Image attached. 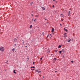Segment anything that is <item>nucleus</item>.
Masks as SVG:
<instances>
[{
  "instance_id": "obj_44",
  "label": "nucleus",
  "mask_w": 80,
  "mask_h": 80,
  "mask_svg": "<svg viewBox=\"0 0 80 80\" xmlns=\"http://www.w3.org/2000/svg\"><path fill=\"white\" fill-rule=\"evenodd\" d=\"M63 58H64V55L63 56Z\"/></svg>"
},
{
  "instance_id": "obj_30",
  "label": "nucleus",
  "mask_w": 80,
  "mask_h": 80,
  "mask_svg": "<svg viewBox=\"0 0 80 80\" xmlns=\"http://www.w3.org/2000/svg\"><path fill=\"white\" fill-rule=\"evenodd\" d=\"M55 52H57V50H55Z\"/></svg>"
},
{
  "instance_id": "obj_27",
  "label": "nucleus",
  "mask_w": 80,
  "mask_h": 80,
  "mask_svg": "<svg viewBox=\"0 0 80 80\" xmlns=\"http://www.w3.org/2000/svg\"><path fill=\"white\" fill-rule=\"evenodd\" d=\"M33 65H35V62H33Z\"/></svg>"
},
{
  "instance_id": "obj_14",
  "label": "nucleus",
  "mask_w": 80,
  "mask_h": 80,
  "mask_svg": "<svg viewBox=\"0 0 80 80\" xmlns=\"http://www.w3.org/2000/svg\"><path fill=\"white\" fill-rule=\"evenodd\" d=\"M61 17H63V15L62 14H61L60 15Z\"/></svg>"
},
{
  "instance_id": "obj_28",
  "label": "nucleus",
  "mask_w": 80,
  "mask_h": 80,
  "mask_svg": "<svg viewBox=\"0 0 80 80\" xmlns=\"http://www.w3.org/2000/svg\"><path fill=\"white\" fill-rule=\"evenodd\" d=\"M44 19H45V20H47V19H46L45 18H44Z\"/></svg>"
},
{
  "instance_id": "obj_10",
  "label": "nucleus",
  "mask_w": 80,
  "mask_h": 80,
  "mask_svg": "<svg viewBox=\"0 0 80 80\" xmlns=\"http://www.w3.org/2000/svg\"><path fill=\"white\" fill-rule=\"evenodd\" d=\"M42 10H45V7H42Z\"/></svg>"
},
{
  "instance_id": "obj_39",
  "label": "nucleus",
  "mask_w": 80,
  "mask_h": 80,
  "mask_svg": "<svg viewBox=\"0 0 80 80\" xmlns=\"http://www.w3.org/2000/svg\"><path fill=\"white\" fill-rule=\"evenodd\" d=\"M32 21H33V18H32Z\"/></svg>"
},
{
  "instance_id": "obj_25",
  "label": "nucleus",
  "mask_w": 80,
  "mask_h": 80,
  "mask_svg": "<svg viewBox=\"0 0 80 80\" xmlns=\"http://www.w3.org/2000/svg\"><path fill=\"white\" fill-rule=\"evenodd\" d=\"M31 70H35V69H31Z\"/></svg>"
},
{
  "instance_id": "obj_23",
  "label": "nucleus",
  "mask_w": 80,
  "mask_h": 80,
  "mask_svg": "<svg viewBox=\"0 0 80 80\" xmlns=\"http://www.w3.org/2000/svg\"><path fill=\"white\" fill-rule=\"evenodd\" d=\"M43 58H40V60H42V59Z\"/></svg>"
},
{
  "instance_id": "obj_41",
  "label": "nucleus",
  "mask_w": 80,
  "mask_h": 80,
  "mask_svg": "<svg viewBox=\"0 0 80 80\" xmlns=\"http://www.w3.org/2000/svg\"><path fill=\"white\" fill-rule=\"evenodd\" d=\"M44 77H45L44 76H43L42 78H44Z\"/></svg>"
},
{
  "instance_id": "obj_51",
  "label": "nucleus",
  "mask_w": 80,
  "mask_h": 80,
  "mask_svg": "<svg viewBox=\"0 0 80 80\" xmlns=\"http://www.w3.org/2000/svg\"><path fill=\"white\" fill-rule=\"evenodd\" d=\"M38 28H39V27H38Z\"/></svg>"
},
{
  "instance_id": "obj_8",
  "label": "nucleus",
  "mask_w": 80,
  "mask_h": 80,
  "mask_svg": "<svg viewBox=\"0 0 80 80\" xmlns=\"http://www.w3.org/2000/svg\"><path fill=\"white\" fill-rule=\"evenodd\" d=\"M64 31H65V32H68V31L67 30V29H65V28H64Z\"/></svg>"
},
{
  "instance_id": "obj_35",
  "label": "nucleus",
  "mask_w": 80,
  "mask_h": 80,
  "mask_svg": "<svg viewBox=\"0 0 80 80\" xmlns=\"http://www.w3.org/2000/svg\"><path fill=\"white\" fill-rule=\"evenodd\" d=\"M63 19H61V21H63Z\"/></svg>"
},
{
  "instance_id": "obj_9",
  "label": "nucleus",
  "mask_w": 80,
  "mask_h": 80,
  "mask_svg": "<svg viewBox=\"0 0 80 80\" xmlns=\"http://www.w3.org/2000/svg\"><path fill=\"white\" fill-rule=\"evenodd\" d=\"M15 48H13L12 49V51L13 52H14V51H15Z\"/></svg>"
},
{
  "instance_id": "obj_4",
  "label": "nucleus",
  "mask_w": 80,
  "mask_h": 80,
  "mask_svg": "<svg viewBox=\"0 0 80 80\" xmlns=\"http://www.w3.org/2000/svg\"><path fill=\"white\" fill-rule=\"evenodd\" d=\"M63 37H64V38H66V37H67V34L66 33H64V34Z\"/></svg>"
},
{
  "instance_id": "obj_32",
  "label": "nucleus",
  "mask_w": 80,
  "mask_h": 80,
  "mask_svg": "<svg viewBox=\"0 0 80 80\" xmlns=\"http://www.w3.org/2000/svg\"><path fill=\"white\" fill-rule=\"evenodd\" d=\"M55 3H57V1H56L55 2Z\"/></svg>"
},
{
  "instance_id": "obj_7",
  "label": "nucleus",
  "mask_w": 80,
  "mask_h": 80,
  "mask_svg": "<svg viewBox=\"0 0 80 80\" xmlns=\"http://www.w3.org/2000/svg\"><path fill=\"white\" fill-rule=\"evenodd\" d=\"M54 28H52V29L51 32H54Z\"/></svg>"
},
{
  "instance_id": "obj_48",
  "label": "nucleus",
  "mask_w": 80,
  "mask_h": 80,
  "mask_svg": "<svg viewBox=\"0 0 80 80\" xmlns=\"http://www.w3.org/2000/svg\"><path fill=\"white\" fill-rule=\"evenodd\" d=\"M30 23H32V22L31 21L30 22Z\"/></svg>"
},
{
  "instance_id": "obj_38",
  "label": "nucleus",
  "mask_w": 80,
  "mask_h": 80,
  "mask_svg": "<svg viewBox=\"0 0 80 80\" xmlns=\"http://www.w3.org/2000/svg\"><path fill=\"white\" fill-rule=\"evenodd\" d=\"M56 72H57V71H55V73H56Z\"/></svg>"
},
{
  "instance_id": "obj_34",
  "label": "nucleus",
  "mask_w": 80,
  "mask_h": 80,
  "mask_svg": "<svg viewBox=\"0 0 80 80\" xmlns=\"http://www.w3.org/2000/svg\"><path fill=\"white\" fill-rule=\"evenodd\" d=\"M27 58L28 60H29V58Z\"/></svg>"
},
{
  "instance_id": "obj_16",
  "label": "nucleus",
  "mask_w": 80,
  "mask_h": 80,
  "mask_svg": "<svg viewBox=\"0 0 80 80\" xmlns=\"http://www.w3.org/2000/svg\"><path fill=\"white\" fill-rule=\"evenodd\" d=\"M62 51H59V53L60 54H61V53H62Z\"/></svg>"
},
{
  "instance_id": "obj_40",
  "label": "nucleus",
  "mask_w": 80,
  "mask_h": 80,
  "mask_svg": "<svg viewBox=\"0 0 80 80\" xmlns=\"http://www.w3.org/2000/svg\"><path fill=\"white\" fill-rule=\"evenodd\" d=\"M7 62H8V61L7 62H6V63H7Z\"/></svg>"
},
{
  "instance_id": "obj_12",
  "label": "nucleus",
  "mask_w": 80,
  "mask_h": 80,
  "mask_svg": "<svg viewBox=\"0 0 80 80\" xmlns=\"http://www.w3.org/2000/svg\"><path fill=\"white\" fill-rule=\"evenodd\" d=\"M49 37H50V38H51V37H52V34H50L49 35Z\"/></svg>"
},
{
  "instance_id": "obj_11",
  "label": "nucleus",
  "mask_w": 80,
  "mask_h": 80,
  "mask_svg": "<svg viewBox=\"0 0 80 80\" xmlns=\"http://www.w3.org/2000/svg\"><path fill=\"white\" fill-rule=\"evenodd\" d=\"M15 71H16V70L15 69L13 70V73H16V72H15Z\"/></svg>"
},
{
  "instance_id": "obj_33",
  "label": "nucleus",
  "mask_w": 80,
  "mask_h": 80,
  "mask_svg": "<svg viewBox=\"0 0 80 80\" xmlns=\"http://www.w3.org/2000/svg\"><path fill=\"white\" fill-rule=\"evenodd\" d=\"M62 24H60V26H62Z\"/></svg>"
},
{
  "instance_id": "obj_17",
  "label": "nucleus",
  "mask_w": 80,
  "mask_h": 80,
  "mask_svg": "<svg viewBox=\"0 0 80 80\" xmlns=\"http://www.w3.org/2000/svg\"><path fill=\"white\" fill-rule=\"evenodd\" d=\"M68 15V16H69V15H70V11H69Z\"/></svg>"
},
{
  "instance_id": "obj_26",
  "label": "nucleus",
  "mask_w": 80,
  "mask_h": 80,
  "mask_svg": "<svg viewBox=\"0 0 80 80\" xmlns=\"http://www.w3.org/2000/svg\"><path fill=\"white\" fill-rule=\"evenodd\" d=\"M32 3H33V2H32L30 3V4H31V5H32Z\"/></svg>"
},
{
  "instance_id": "obj_50",
  "label": "nucleus",
  "mask_w": 80,
  "mask_h": 80,
  "mask_svg": "<svg viewBox=\"0 0 80 80\" xmlns=\"http://www.w3.org/2000/svg\"><path fill=\"white\" fill-rule=\"evenodd\" d=\"M5 71H7V70H5Z\"/></svg>"
},
{
  "instance_id": "obj_22",
  "label": "nucleus",
  "mask_w": 80,
  "mask_h": 80,
  "mask_svg": "<svg viewBox=\"0 0 80 80\" xmlns=\"http://www.w3.org/2000/svg\"><path fill=\"white\" fill-rule=\"evenodd\" d=\"M35 20H37V19H34V20H33V21H34V22H36V21H35Z\"/></svg>"
},
{
  "instance_id": "obj_1",
  "label": "nucleus",
  "mask_w": 80,
  "mask_h": 80,
  "mask_svg": "<svg viewBox=\"0 0 80 80\" xmlns=\"http://www.w3.org/2000/svg\"><path fill=\"white\" fill-rule=\"evenodd\" d=\"M4 48L3 47H0V50L1 51V52H4Z\"/></svg>"
},
{
  "instance_id": "obj_47",
  "label": "nucleus",
  "mask_w": 80,
  "mask_h": 80,
  "mask_svg": "<svg viewBox=\"0 0 80 80\" xmlns=\"http://www.w3.org/2000/svg\"><path fill=\"white\" fill-rule=\"evenodd\" d=\"M53 1H55V0H53Z\"/></svg>"
},
{
  "instance_id": "obj_29",
  "label": "nucleus",
  "mask_w": 80,
  "mask_h": 80,
  "mask_svg": "<svg viewBox=\"0 0 80 80\" xmlns=\"http://www.w3.org/2000/svg\"><path fill=\"white\" fill-rule=\"evenodd\" d=\"M52 8H54V5H52Z\"/></svg>"
},
{
  "instance_id": "obj_42",
  "label": "nucleus",
  "mask_w": 80,
  "mask_h": 80,
  "mask_svg": "<svg viewBox=\"0 0 80 80\" xmlns=\"http://www.w3.org/2000/svg\"><path fill=\"white\" fill-rule=\"evenodd\" d=\"M31 15H32V16H33V14H32Z\"/></svg>"
},
{
  "instance_id": "obj_3",
  "label": "nucleus",
  "mask_w": 80,
  "mask_h": 80,
  "mask_svg": "<svg viewBox=\"0 0 80 80\" xmlns=\"http://www.w3.org/2000/svg\"><path fill=\"white\" fill-rule=\"evenodd\" d=\"M53 62H55L57 61V59L56 58H54L53 59Z\"/></svg>"
},
{
  "instance_id": "obj_13",
  "label": "nucleus",
  "mask_w": 80,
  "mask_h": 80,
  "mask_svg": "<svg viewBox=\"0 0 80 80\" xmlns=\"http://www.w3.org/2000/svg\"><path fill=\"white\" fill-rule=\"evenodd\" d=\"M61 47H62V46H61V45H59L58 47V48H61Z\"/></svg>"
},
{
  "instance_id": "obj_49",
  "label": "nucleus",
  "mask_w": 80,
  "mask_h": 80,
  "mask_svg": "<svg viewBox=\"0 0 80 80\" xmlns=\"http://www.w3.org/2000/svg\"><path fill=\"white\" fill-rule=\"evenodd\" d=\"M51 55H53V54H51Z\"/></svg>"
},
{
  "instance_id": "obj_19",
  "label": "nucleus",
  "mask_w": 80,
  "mask_h": 80,
  "mask_svg": "<svg viewBox=\"0 0 80 80\" xmlns=\"http://www.w3.org/2000/svg\"><path fill=\"white\" fill-rule=\"evenodd\" d=\"M71 41V39L69 40L68 41V42H70V41Z\"/></svg>"
},
{
  "instance_id": "obj_52",
  "label": "nucleus",
  "mask_w": 80,
  "mask_h": 80,
  "mask_svg": "<svg viewBox=\"0 0 80 80\" xmlns=\"http://www.w3.org/2000/svg\"><path fill=\"white\" fill-rule=\"evenodd\" d=\"M46 49H47V48H46Z\"/></svg>"
},
{
  "instance_id": "obj_5",
  "label": "nucleus",
  "mask_w": 80,
  "mask_h": 80,
  "mask_svg": "<svg viewBox=\"0 0 80 80\" xmlns=\"http://www.w3.org/2000/svg\"><path fill=\"white\" fill-rule=\"evenodd\" d=\"M62 52L63 53H64V52H65V49H63L62 50Z\"/></svg>"
},
{
  "instance_id": "obj_18",
  "label": "nucleus",
  "mask_w": 80,
  "mask_h": 80,
  "mask_svg": "<svg viewBox=\"0 0 80 80\" xmlns=\"http://www.w3.org/2000/svg\"><path fill=\"white\" fill-rule=\"evenodd\" d=\"M32 25H30L29 28H32Z\"/></svg>"
},
{
  "instance_id": "obj_53",
  "label": "nucleus",
  "mask_w": 80,
  "mask_h": 80,
  "mask_svg": "<svg viewBox=\"0 0 80 80\" xmlns=\"http://www.w3.org/2000/svg\"><path fill=\"white\" fill-rule=\"evenodd\" d=\"M7 64H8V63H7Z\"/></svg>"
},
{
  "instance_id": "obj_31",
  "label": "nucleus",
  "mask_w": 80,
  "mask_h": 80,
  "mask_svg": "<svg viewBox=\"0 0 80 80\" xmlns=\"http://www.w3.org/2000/svg\"><path fill=\"white\" fill-rule=\"evenodd\" d=\"M16 45H17V44H14V46H16Z\"/></svg>"
},
{
  "instance_id": "obj_46",
  "label": "nucleus",
  "mask_w": 80,
  "mask_h": 80,
  "mask_svg": "<svg viewBox=\"0 0 80 80\" xmlns=\"http://www.w3.org/2000/svg\"><path fill=\"white\" fill-rule=\"evenodd\" d=\"M53 35H55V34L54 33H53Z\"/></svg>"
},
{
  "instance_id": "obj_20",
  "label": "nucleus",
  "mask_w": 80,
  "mask_h": 80,
  "mask_svg": "<svg viewBox=\"0 0 80 80\" xmlns=\"http://www.w3.org/2000/svg\"><path fill=\"white\" fill-rule=\"evenodd\" d=\"M35 17L36 18H38V15H36L35 16Z\"/></svg>"
},
{
  "instance_id": "obj_37",
  "label": "nucleus",
  "mask_w": 80,
  "mask_h": 80,
  "mask_svg": "<svg viewBox=\"0 0 80 80\" xmlns=\"http://www.w3.org/2000/svg\"><path fill=\"white\" fill-rule=\"evenodd\" d=\"M47 53H50V51H48Z\"/></svg>"
},
{
  "instance_id": "obj_45",
  "label": "nucleus",
  "mask_w": 80,
  "mask_h": 80,
  "mask_svg": "<svg viewBox=\"0 0 80 80\" xmlns=\"http://www.w3.org/2000/svg\"><path fill=\"white\" fill-rule=\"evenodd\" d=\"M23 43H24V42H22Z\"/></svg>"
},
{
  "instance_id": "obj_6",
  "label": "nucleus",
  "mask_w": 80,
  "mask_h": 80,
  "mask_svg": "<svg viewBox=\"0 0 80 80\" xmlns=\"http://www.w3.org/2000/svg\"><path fill=\"white\" fill-rule=\"evenodd\" d=\"M14 40L15 42H17V38H14Z\"/></svg>"
},
{
  "instance_id": "obj_24",
  "label": "nucleus",
  "mask_w": 80,
  "mask_h": 80,
  "mask_svg": "<svg viewBox=\"0 0 80 80\" xmlns=\"http://www.w3.org/2000/svg\"><path fill=\"white\" fill-rule=\"evenodd\" d=\"M42 35H44V32H42Z\"/></svg>"
},
{
  "instance_id": "obj_36",
  "label": "nucleus",
  "mask_w": 80,
  "mask_h": 80,
  "mask_svg": "<svg viewBox=\"0 0 80 80\" xmlns=\"http://www.w3.org/2000/svg\"><path fill=\"white\" fill-rule=\"evenodd\" d=\"M49 36V34H48V35L47 36V38Z\"/></svg>"
},
{
  "instance_id": "obj_43",
  "label": "nucleus",
  "mask_w": 80,
  "mask_h": 80,
  "mask_svg": "<svg viewBox=\"0 0 80 80\" xmlns=\"http://www.w3.org/2000/svg\"><path fill=\"white\" fill-rule=\"evenodd\" d=\"M25 47H27V46H25Z\"/></svg>"
},
{
  "instance_id": "obj_21",
  "label": "nucleus",
  "mask_w": 80,
  "mask_h": 80,
  "mask_svg": "<svg viewBox=\"0 0 80 80\" xmlns=\"http://www.w3.org/2000/svg\"><path fill=\"white\" fill-rule=\"evenodd\" d=\"M71 63H73V61H71Z\"/></svg>"
},
{
  "instance_id": "obj_2",
  "label": "nucleus",
  "mask_w": 80,
  "mask_h": 80,
  "mask_svg": "<svg viewBox=\"0 0 80 80\" xmlns=\"http://www.w3.org/2000/svg\"><path fill=\"white\" fill-rule=\"evenodd\" d=\"M36 72H38V73H41V71H40V69H37Z\"/></svg>"
},
{
  "instance_id": "obj_15",
  "label": "nucleus",
  "mask_w": 80,
  "mask_h": 80,
  "mask_svg": "<svg viewBox=\"0 0 80 80\" xmlns=\"http://www.w3.org/2000/svg\"><path fill=\"white\" fill-rule=\"evenodd\" d=\"M35 68V67L34 66H33L32 67H31V68Z\"/></svg>"
}]
</instances>
